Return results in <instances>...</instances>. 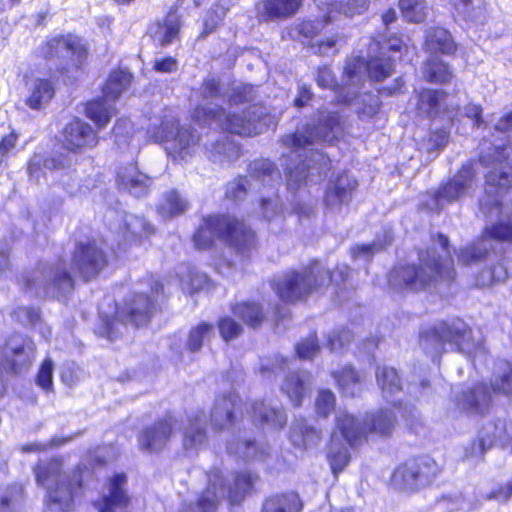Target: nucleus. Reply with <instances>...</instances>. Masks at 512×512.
I'll list each match as a JSON object with an SVG mask.
<instances>
[{"mask_svg": "<svg viewBox=\"0 0 512 512\" xmlns=\"http://www.w3.org/2000/svg\"><path fill=\"white\" fill-rule=\"evenodd\" d=\"M342 134L340 116L336 112L319 110L295 133L285 135L284 146L290 149V164L286 167L287 188L296 190L308 182L318 183L330 169V159L318 150H308L316 143H332Z\"/></svg>", "mask_w": 512, "mask_h": 512, "instance_id": "nucleus-1", "label": "nucleus"}, {"mask_svg": "<svg viewBox=\"0 0 512 512\" xmlns=\"http://www.w3.org/2000/svg\"><path fill=\"white\" fill-rule=\"evenodd\" d=\"M439 245L441 251L435 247L418 252V264L398 265L389 273V285L395 291L424 290L436 286L440 282L449 283L455 277L453 262L450 257L449 241L443 234H438L434 245Z\"/></svg>", "mask_w": 512, "mask_h": 512, "instance_id": "nucleus-2", "label": "nucleus"}, {"mask_svg": "<svg viewBox=\"0 0 512 512\" xmlns=\"http://www.w3.org/2000/svg\"><path fill=\"white\" fill-rule=\"evenodd\" d=\"M349 272L350 269L345 264L330 272L315 260L301 271L292 270L277 278L273 288L281 300L296 302L314 292H321L331 283L340 286L348 278Z\"/></svg>", "mask_w": 512, "mask_h": 512, "instance_id": "nucleus-3", "label": "nucleus"}, {"mask_svg": "<svg viewBox=\"0 0 512 512\" xmlns=\"http://www.w3.org/2000/svg\"><path fill=\"white\" fill-rule=\"evenodd\" d=\"M446 344L469 359L485 354L481 339H475L467 324L458 318L436 322L420 333L419 345L433 359L443 353Z\"/></svg>", "mask_w": 512, "mask_h": 512, "instance_id": "nucleus-4", "label": "nucleus"}, {"mask_svg": "<svg viewBox=\"0 0 512 512\" xmlns=\"http://www.w3.org/2000/svg\"><path fill=\"white\" fill-rule=\"evenodd\" d=\"M37 484L47 491L44 512H72L74 496L81 488L82 472L75 469L72 473L63 471L59 459L40 461L34 469Z\"/></svg>", "mask_w": 512, "mask_h": 512, "instance_id": "nucleus-5", "label": "nucleus"}, {"mask_svg": "<svg viewBox=\"0 0 512 512\" xmlns=\"http://www.w3.org/2000/svg\"><path fill=\"white\" fill-rule=\"evenodd\" d=\"M255 481L251 473L241 472L230 482L222 471L214 468L207 473V485L197 500L183 503L179 512H216L226 498L231 504H238L252 490Z\"/></svg>", "mask_w": 512, "mask_h": 512, "instance_id": "nucleus-6", "label": "nucleus"}, {"mask_svg": "<svg viewBox=\"0 0 512 512\" xmlns=\"http://www.w3.org/2000/svg\"><path fill=\"white\" fill-rule=\"evenodd\" d=\"M193 240L199 250L210 249L219 240L244 253L255 246V233L234 216L210 215L203 219Z\"/></svg>", "mask_w": 512, "mask_h": 512, "instance_id": "nucleus-7", "label": "nucleus"}, {"mask_svg": "<svg viewBox=\"0 0 512 512\" xmlns=\"http://www.w3.org/2000/svg\"><path fill=\"white\" fill-rule=\"evenodd\" d=\"M163 286L155 281L149 296L146 293H135L127 298L123 305L118 307L113 316H109L102 309L99 310L101 326L98 330L99 335L114 341L126 328L127 323L134 326H142L149 322L152 313L155 310V297L162 292Z\"/></svg>", "mask_w": 512, "mask_h": 512, "instance_id": "nucleus-8", "label": "nucleus"}, {"mask_svg": "<svg viewBox=\"0 0 512 512\" xmlns=\"http://www.w3.org/2000/svg\"><path fill=\"white\" fill-rule=\"evenodd\" d=\"M193 119L200 125L216 121L222 129L243 136L260 134L273 122L266 108L261 105H250L240 113L229 114L218 104L209 109L196 107Z\"/></svg>", "mask_w": 512, "mask_h": 512, "instance_id": "nucleus-9", "label": "nucleus"}, {"mask_svg": "<svg viewBox=\"0 0 512 512\" xmlns=\"http://www.w3.org/2000/svg\"><path fill=\"white\" fill-rule=\"evenodd\" d=\"M22 284L31 296L57 299L65 297L74 288L73 278L61 259L54 263H39L22 276Z\"/></svg>", "mask_w": 512, "mask_h": 512, "instance_id": "nucleus-10", "label": "nucleus"}, {"mask_svg": "<svg viewBox=\"0 0 512 512\" xmlns=\"http://www.w3.org/2000/svg\"><path fill=\"white\" fill-rule=\"evenodd\" d=\"M395 426V416L388 409H380L366 415L363 421L355 418L346 411L336 414V428L343 439L351 447L361 444L368 433L387 436Z\"/></svg>", "mask_w": 512, "mask_h": 512, "instance_id": "nucleus-11", "label": "nucleus"}, {"mask_svg": "<svg viewBox=\"0 0 512 512\" xmlns=\"http://www.w3.org/2000/svg\"><path fill=\"white\" fill-rule=\"evenodd\" d=\"M74 160L69 153H55L44 155L34 153L27 165V172L31 181L38 183L50 171L54 180L67 193L72 194L77 185V177L73 168Z\"/></svg>", "mask_w": 512, "mask_h": 512, "instance_id": "nucleus-12", "label": "nucleus"}, {"mask_svg": "<svg viewBox=\"0 0 512 512\" xmlns=\"http://www.w3.org/2000/svg\"><path fill=\"white\" fill-rule=\"evenodd\" d=\"M148 133L155 142H171L169 154L174 159H185L192 155L199 141V136L190 127H178L174 118L165 119L159 127L150 129Z\"/></svg>", "mask_w": 512, "mask_h": 512, "instance_id": "nucleus-13", "label": "nucleus"}, {"mask_svg": "<svg viewBox=\"0 0 512 512\" xmlns=\"http://www.w3.org/2000/svg\"><path fill=\"white\" fill-rule=\"evenodd\" d=\"M132 75L124 70L114 71L110 74L103 89V99L94 100L87 104L86 114L99 128H103L114 114V108L108 101L116 100L127 89Z\"/></svg>", "mask_w": 512, "mask_h": 512, "instance_id": "nucleus-14", "label": "nucleus"}, {"mask_svg": "<svg viewBox=\"0 0 512 512\" xmlns=\"http://www.w3.org/2000/svg\"><path fill=\"white\" fill-rule=\"evenodd\" d=\"M440 472L438 464L429 457L408 461L396 468L393 484L404 491H416L428 486Z\"/></svg>", "mask_w": 512, "mask_h": 512, "instance_id": "nucleus-15", "label": "nucleus"}, {"mask_svg": "<svg viewBox=\"0 0 512 512\" xmlns=\"http://www.w3.org/2000/svg\"><path fill=\"white\" fill-rule=\"evenodd\" d=\"M40 54L48 60L59 59L61 69L68 70L70 67L79 68L87 52L78 37L68 34L47 40L41 45Z\"/></svg>", "mask_w": 512, "mask_h": 512, "instance_id": "nucleus-16", "label": "nucleus"}, {"mask_svg": "<svg viewBox=\"0 0 512 512\" xmlns=\"http://www.w3.org/2000/svg\"><path fill=\"white\" fill-rule=\"evenodd\" d=\"M479 161L485 166L494 165V168L486 175L488 196L496 188L498 182L500 186L512 183V143L510 139L508 144H500L495 141L488 152L481 153Z\"/></svg>", "mask_w": 512, "mask_h": 512, "instance_id": "nucleus-17", "label": "nucleus"}, {"mask_svg": "<svg viewBox=\"0 0 512 512\" xmlns=\"http://www.w3.org/2000/svg\"><path fill=\"white\" fill-rule=\"evenodd\" d=\"M394 71V59L380 52L379 56L371 57L365 61L361 57L348 60L344 74L352 84L361 83L368 77L372 81H382Z\"/></svg>", "mask_w": 512, "mask_h": 512, "instance_id": "nucleus-18", "label": "nucleus"}, {"mask_svg": "<svg viewBox=\"0 0 512 512\" xmlns=\"http://www.w3.org/2000/svg\"><path fill=\"white\" fill-rule=\"evenodd\" d=\"M180 430V420L173 414H166L145 426L137 435L138 447L147 453H159Z\"/></svg>", "mask_w": 512, "mask_h": 512, "instance_id": "nucleus-19", "label": "nucleus"}, {"mask_svg": "<svg viewBox=\"0 0 512 512\" xmlns=\"http://www.w3.org/2000/svg\"><path fill=\"white\" fill-rule=\"evenodd\" d=\"M491 240L512 243V219L510 217H500L496 223L486 227L482 239L460 250L459 261L470 264L481 260L488 254Z\"/></svg>", "mask_w": 512, "mask_h": 512, "instance_id": "nucleus-20", "label": "nucleus"}, {"mask_svg": "<svg viewBox=\"0 0 512 512\" xmlns=\"http://www.w3.org/2000/svg\"><path fill=\"white\" fill-rule=\"evenodd\" d=\"M476 187V173L472 165H463L461 170L438 190L435 196L436 207L440 208L444 203H451L469 196Z\"/></svg>", "mask_w": 512, "mask_h": 512, "instance_id": "nucleus-21", "label": "nucleus"}, {"mask_svg": "<svg viewBox=\"0 0 512 512\" xmlns=\"http://www.w3.org/2000/svg\"><path fill=\"white\" fill-rule=\"evenodd\" d=\"M359 84H352L346 78L345 86L338 89L336 97L339 102L350 105L360 119H370L379 112L381 102L371 92L358 93L356 89Z\"/></svg>", "mask_w": 512, "mask_h": 512, "instance_id": "nucleus-22", "label": "nucleus"}, {"mask_svg": "<svg viewBox=\"0 0 512 512\" xmlns=\"http://www.w3.org/2000/svg\"><path fill=\"white\" fill-rule=\"evenodd\" d=\"M129 503L127 476L118 473L109 479L102 496L93 505L98 512H124Z\"/></svg>", "mask_w": 512, "mask_h": 512, "instance_id": "nucleus-23", "label": "nucleus"}, {"mask_svg": "<svg viewBox=\"0 0 512 512\" xmlns=\"http://www.w3.org/2000/svg\"><path fill=\"white\" fill-rule=\"evenodd\" d=\"M74 268L85 280L96 277L107 265V257L96 243L77 245L72 258Z\"/></svg>", "mask_w": 512, "mask_h": 512, "instance_id": "nucleus-24", "label": "nucleus"}, {"mask_svg": "<svg viewBox=\"0 0 512 512\" xmlns=\"http://www.w3.org/2000/svg\"><path fill=\"white\" fill-rule=\"evenodd\" d=\"M2 356L13 373H21L32 365L35 345L32 340L19 334L11 335L2 348Z\"/></svg>", "mask_w": 512, "mask_h": 512, "instance_id": "nucleus-25", "label": "nucleus"}, {"mask_svg": "<svg viewBox=\"0 0 512 512\" xmlns=\"http://www.w3.org/2000/svg\"><path fill=\"white\" fill-rule=\"evenodd\" d=\"M182 429V447L185 451L197 453L208 441L207 418L202 410L187 415L186 421L180 420Z\"/></svg>", "mask_w": 512, "mask_h": 512, "instance_id": "nucleus-26", "label": "nucleus"}, {"mask_svg": "<svg viewBox=\"0 0 512 512\" xmlns=\"http://www.w3.org/2000/svg\"><path fill=\"white\" fill-rule=\"evenodd\" d=\"M356 187V180L348 173H342L330 179L324 196L326 207L330 210H339L341 206L347 205Z\"/></svg>", "mask_w": 512, "mask_h": 512, "instance_id": "nucleus-27", "label": "nucleus"}, {"mask_svg": "<svg viewBox=\"0 0 512 512\" xmlns=\"http://www.w3.org/2000/svg\"><path fill=\"white\" fill-rule=\"evenodd\" d=\"M97 141V135L92 127L80 119L73 120L64 128L63 144L70 151L92 148L97 144Z\"/></svg>", "mask_w": 512, "mask_h": 512, "instance_id": "nucleus-28", "label": "nucleus"}, {"mask_svg": "<svg viewBox=\"0 0 512 512\" xmlns=\"http://www.w3.org/2000/svg\"><path fill=\"white\" fill-rule=\"evenodd\" d=\"M492 396L487 385L478 383L464 390L458 397L460 409L471 414H485L491 406Z\"/></svg>", "mask_w": 512, "mask_h": 512, "instance_id": "nucleus-29", "label": "nucleus"}, {"mask_svg": "<svg viewBox=\"0 0 512 512\" xmlns=\"http://www.w3.org/2000/svg\"><path fill=\"white\" fill-rule=\"evenodd\" d=\"M253 422L272 429H281L287 422V416L280 405L266 401H255L249 411Z\"/></svg>", "mask_w": 512, "mask_h": 512, "instance_id": "nucleus-30", "label": "nucleus"}, {"mask_svg": "<svg viewBox=\"0 0 512 512\" xmlns=\"http://www.w3.org/2000/svg\"><path fill=\"white\" fill-rule=\"evenodd\" d=\"M302 0H263L256 4V16L260 21L269 22L294 15Z\"/></svg>", "mask_w": 512, "mask_h": 512, "instance_id": "nucleus-31", "label": "nucleus"}, {"mask_svg": "<svg viewBox=\"0 0 512 512\" xmlns=\"http://www.w3.org/2000/svg\"><path fill=\"white\" fill-rule=\"evenodd\" d=\"M117 182L123 190H127L134 197L140 198L147 194L152 183L149 176L139 171L135 164L121 167L117 172Z\"/></svg>", "mask_w": 512, "mask_h": 512, "instance_id": "nucleus-32", "label": "nucleus"}, {"mask_svg": "<svg viewBox=\"0 0 512 512\" xmlns=\"http://www.w3.org/2000/svg\"><path fill=\"white\" fill-rule=\"evenodd\" d=\"M117 182L123 190H127L134 197L140 198L147 194L152 183L149 176L139 171L135 164L121 167L117 172Z\"/></svg>", "mask_w": 512, "mask_h": 512, "instance_id": "nucleus-33", "label": "nucleus"}, {"mask_svg": "<svg viewBox=\"0 0 512 512\" xmlns=\"http://www.w3.org/2000/svg\"><path fill=\"white\" fill-rule=\"evenodd\" d=\"M239 404L240 398L234 392L218 397L211 411L213 426L216 429H224L231 425L236 418L235 411Z\"/></svg>", "mask_w": 512, "mask_h": 512, "instance_id": "nucleus-34", "label": "nucleus"}, {"mask_svg": "<svg viewBox=\"0 0 512 512\" xmlns=\"http://www.w3.org/2000/svg\"><path fill=\"white\" fill-rule=\"evenodd\" d=\"M312 376L306 371L291 373L284 379L281 390L294 406H301L302 400L310 392Z\"/></svg>", "mask_w": 512, "mask_h": 512, "instance_id": "nucleus-35", "label": "nucleus"}, {"mask_svg": "<svg viewBox=\"0 0 512 512\" xmlns=\"http://www.w3.org/2000/svg\"><path fill=\"white\" fill-rule=\"evenodd\" d=\"M28 95L26 104L34 110L45 107L55 94L54 83L45 78H33L26 83Z\"/></svg>", "mask_w": 512, "mask_h": 512, "instance_id": "nucleus-36", "label": "nucleus"}, {"mask_svg": "<svg viewBox=\"0 0 512 512\" xmlns=\"http://www.w3.org/2000/svg\"><path fill=\"white\" fill-rule=\"evenodd\" d=\"M320 430L308 424L304 418H297L290 427V440L295 447L308 449L319 444Z\"/></svg>", "mask_w": 512, "mask_h": 512, "instance_id": "nucleus-37", "label": "nucleus"}, {"mask_svg": "<svg viewBox=\"0 0 512 512\" xmlns=\"http://www.w3.org/2000/svg\"><path fill=\"white\" fill-rule=\"evenodd\" d=\"M303 502L296 492L278 493L266 498L261 512H302Z\"/></svg>", "mask_w": 512, "mask_h": 512, "instance_id": "nucleus-38", "label": "nucleus"}, {"mask_svg": "<svg viewBox=\"0 0 512 512\" xmlns=\"http://www.w3.org/2000/svg\"><path fill=\"white\" fill-rule=\"evenodd\" d=\"M425 48L431 54H451L456 49L450 33L439 27L430 28L426 31Z\"/></svg>", "mask_w": 512, "mask_h": 512, "instance_id": "nucleus-39", "label": "nucleus"}, {"mask_svg": "<svg viewBox=\"0 0 512 512\" xmlns=\"http://www.w3.org/2000/svg\"><path fill=\"white\" fill-rule=\"evenodd\" d=\"M153 226L143 217L135 214H126L121 233L129 242H135L147 238L153 234Z\"/></svg>", "mask_w": 512, "mask_h": 512, "instance_id": "nucleus-40", "label": "nucleus"}, {"mask_svg": "<svg viewBox=\"0 0 512 512\" xmlns=\"http://www.w3.org/2000/svg\"><path fill=\"white\" fill-rule=\"evenodd\" d=\"M350 453L346 444L339 438L336 432L331 435L327 460L334 476L342 472L350 462Z\"/></svg>", "mask_w": 512, "mask_h": 512, "instance_id": "nucleus-41", "label": "nucleus"}, {"mask_svg": "<svg viewBox=\"0 0 512 512\" xmlns=\"http://www.w3.org/2000/svg\"><path fill=\"white\" fill-rule=\"evenodd\" d=\"M446 98L447 94L443 90H423L418 95V112L430 118L435 117L441 111Z\"/></svg>", "mask_w": 512, "mask_h": 512, "instance_id": "nucleus-42", "label": "nucleus"}, {"mask_svg": "<svg viewBox=\"0 0 512 512\" xmlns=\"http://www.w3.org/2000/svg\"><path fill=\"white\" fill-rule=\"evenodd\" d=\"M491 387L495 394L505 396L512 394V362L498 360L495 363Z\"/></svg>", "mask_w": 512, "mask_h": 512, "instance_id": "nucleus-43", "label": "nucleus"}, {"mask_svg": "<svg viewBox=\"0 0 512 512\" xmlns=\"http://www.w3.org/2000/svg\"><path fill=\"white\" fill-rule=\"evenodd\" d=\"M189 207L188 201L176 190H170L163 195L157 206L158 214L169 219L183 214Z\"/></svg>", "mask_w": 512, "mask_h": 512, "instance_id": "nucleus-44", "label": "nucleus"}, {"mask_svg": "<svg viewBox=\"0 0 512 512\" xmlns=\"http://www.w3.org/2000/svg\"><path fill=\"white\" fill-rule=\"evenodd\" d=\"M376 381L382 391L383 397L387 401H390L392 397L402 390L398 373L392 367H378L376 371Z\"/></svg>", "mask_w": 512, "mask_h": 512, "instance_id": "nucleus-45", "label": "nucleus"}, {"mask_svg": "<svg viewBox=\"0 0 512 512\" xmlns=\"http://www.w3.org/2000/svg\"><path fill=\"white\" fill-rule=\"evenodd\" d=\"M332 376L344 396L354 397L360 393L362 378L351 366H346L340 371H334Z\"/></svg>", "mask_w": 512, "mask_h": 512, "instance_id": "nucleus-46", "label": "nucleus"}, {"mask_svg": "<svg viewBox=\"0 0 512 512\" xmlns=\"http://www.w3.org/2000/svg\"><path fill=\"white\" fill-rule=\"evenodd\" d=\"M207 150L211 160L219 162L220 164L234 162L241 154L239 145L229 140L227 137L223 138L221 141L212 143Z\"/></svg>", "mask_w": 512, "mask_h": 512, "instance_id": "nucleus-47", "label": "nucleus"}, {"mask_svg": "<svg viewBox=\"0 0 512 512\" xmlns=\"http://www.w3.org/2000/svg\"><path fill=\"white\" fill-rule=\"evenodd\" d=\"M248 172L252 179L259 181L263 186H271L280 177L275 165L266 159H257L251 162Z\"/></svg>", "mask_w": 512, "mask_h": 512, "instance_id": "nucleus-48", "label": "nucleus"}, {"mask_svg": "<svg viewBox=\"0 0 512 512\" xmlns=\"http://www.w3.org/2000/svg\"><path fill=\"white\" fill-rule=\"evenodd\" d=\"M512 187V182L508 183L505 186H500V183H497L496 188L493 192L488 196L487 191L485 190L484 196L479 200V208L485 218L492 219L493 217H498L501 214V197L504 192Z\"/></svg>", "mask_w": 512, "mask_h": 512, "instance_id": "nucleus-49", "label": "nucleus"}, {"mask_svg": "<svg viewBox=\"0 0 512 512\" xmlns=\"http://www.w3.org/2000/svg\"><path fill=\"white\" fill-rule=\"evenodd\" d=\"M181 27V18L176 11H170L164 19L163 24L159 23L155 37L161 45H168L178 37Z\"/></svg>", "mask_w": 512, "mask_h": 512, "instance_id": "nucleus-50", "label": "nucleus"}, {"mask_svg": "<svg viewBox=\"0 0 512 512\" xmlns=\"http://www.w3.org/2000/svg\"><path fill=\"white\" fill-rule=\"evenodd\" d=\"M228 450L244 460H261L268 455L269 447L263 443L258 444L255 441L245 440L239 442L235 447L233 444H229Z\"/></svg>", "mask_w": 512, "mask_h": 512, "instance_id": "nucleus-51", "label": "nucleus"}, {"mask_svg": "<svg viewBox=\"0 0 512 512\" xmlns=\"http://www.w3.org/2000/svg\"><path fill=\"white\" fill-rule=\"evenodd\" d=\"M392 242L393 234L391 230H384L382 240L377 239L370 244L357 245L351 248V256L355 259L363 258L368 261L375 253L384 250L388 245H391Z\"/></svg>", "mask_w": 512, "mask_h": 512, "instance_id": "nucleus-52", "label": "nucleus"}, {"mask_svg": "<svg viewBox=\"0 0 512 512\" xmlns=\"http://www.w3.org/2000/svg\"><path fill=\"white\" fill-rule=\"evenodd\" d=\"M233 313L245 324L256 328L264 320L262 308L257 303L243 302L233 307Z\"/></svg>", "mask_w": 512, "mask_h": 512, "instance_id": "nucleus-53", "label": "nucleus"}, {"mask_svg": "<svg viewBox=\"0 0 512 512\" xmlns=\"http://www.w3.org/2000/svg\"><path fill=\"white\" fill-rule=\"evenodd\" d=\"M423 74L427 81L434 83H445L452 78V73L448 66L434 57H431L425 63Z\"/></svg>", "mask_w": 512, "mask_h": 512, "instance_id": "nucleus-54", "label": "nucleus"}, {"mask_svg": "<svg viewBox=\"0 0 512 512\" xmlns=\"http://www.w3.org/2000/svg\"><path fill=\"white\" fill-rule=\"evenodd\" d=\"M478 438L492 447L497 441L506 443V423L502 420L486 423L480 430Z\"/></svg>", "mask_w": 512, "mask_h": 512, "instance_id": "nucleus-55", "label": "nucleus"}, {"mask_svg": "<svg viewBox=\"0 0 512 512\" xmlns=\"http://www.w3.org/2000/svg\"><path fill=\"white\" fill-rule=\"evenodd\" d=\"M23 489L18 484L0 488V512H16Z\"/></svg>", "mask_w": 512, "mask_h": 512, "instance_id": "nucleus-56", "label": "nucleus"}, {"mask_svg": "<svg viewBox=\"0 0 512 512\" xmlns=\"http://www.w3.org/2000/svg\"><path fill=\"white\" fill-rule=\"evenodd\" d=\"M399 8L403 17L410 22L419 23L426 17L424 0H399Z\"/></svg>", "mask_w": 512, "mask_h": 512, "instance_id": "nucleus-57", "label": "nucleus"}, {"mask_svg": "<svg viewBox=\"0 0 512 512\" xmlns=\"http://www.w3.org/2000/svg\"><path fill=\"white\" fill-rule=\"evenodd\" d=\"M214 334V327L208 323H201L193 328L187 340V348L191 352L200 350L205 341L209 340Z\"/></svg>", "mask_w": 512, "mask_h": 512, "instance_id": "nucleus-58", "label": "nucleus"}, {"mask_svg": "<svg viewBox=\"0 0 512 512\" xmlns=\"http://www.w3.org/2000/svg\"><path fill=\"white\" fill-rule=\"evenodd\" d=\"M336 397L334 393L327 389L318 392L315 401V409L318 416L328 417L335 409Z\"/></svg>", "mask_w": 512, "mask_h": 512, "instance_id": "nucleus-59", "label": "nucleus"}, {"mask_svg": "<svg viewBox=\"0 0 512 512\" xmlns=\"http://www.w3.org/2000/svg\"><path fill=\"white\" fill-rule=\"evenodd\" d=\"M201 93L203 99L212 100L210 108H215V104L220 105L219 102L223 101V94L220 89L219 81L215 78H208L204 81ZM198 107H205L209 109L206 105H199Z\"/></svg>", "mask_w": 512, "mask_h": 512, "instance_id": "nucleus-60", "label": "nucleus"}, {"mask_svg": "<svg viewBox=\"0 0 512 512\" xmlns=\"http://www.w3.org/2000/svg\"><path fill=\"white\" fill-rule=\"evenodd\" d=\"M248 185L249 181L246 177L235 178L227 184L225 195L229 200L241 201L247 195Z\"/></svg>", "mask_w": 512, "mask_h": 512, "instance_id": "nucleus-61", "label": "nucleus"}, {"mask_svg": "<svg viewBox=\"0 0 512 512\" xmlns=\"http://www.w3.org/2000/svg\"><path fill=\"white\" fill-rule=\"evenodd\" d=\"M260 210L263 218L268 222L281 219L282 205L278 197L263 198L261 200Z\"/></svg>", "mask_w": 512, "mask_h": 512, "instance_id": "nucleus-62", "label": "nucleus"}, {"mask_svg": "<svg viewBox=\"0 0 512 512\" xmlns=\"http://www.w3.org/2000/svg\"><path fill=\"white\" fill-rule=\"evenodd\" d=\"M320 350L315 333L309 335L296 345V352L301 359H312Z\"/></svg>", "mask_w": 512, "mask_h": 512, "instance_id": "nucleus-63", "label": "nucleus"}, {"mask_svg": "<svg viewBox=\"0 0 512 512\" xmlns=\"http://www.w3.org/2000/svg\"><path fill=\"white\" fill-rule=\"evenodd\" d=\"M353 340V334L349 329L335 330L328 338V345L333 352L342 351Z\"/></svg>", "mask_w": 512, "mask_h": 512, "instance_id": "nucleus-64", "label": "nucleus"}]
</instances>
